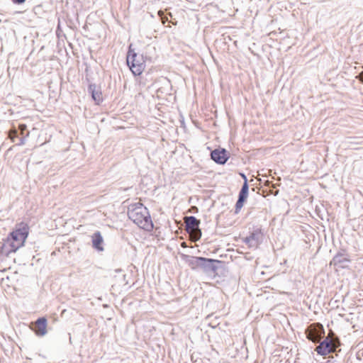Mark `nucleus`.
Segmentation results:
<instances>
[{"instance_id": "1", "label": "nucleus", "mask_w": 363, "mask_h": 363, "mask_svg": "<svg viewBox=\"0 0 363 363\" xmlns=\"http://www.w3.org/2000/svg\"><path fill=\"white\" fill-rule=\"evenodd\" d=\"M30 227L27 223L20 222L17 223L15 228L3 240L2 245L0 247V253L9 256L23 247L28 237Z\"/></svg>"}, {"instance_id": "2", "label": "nucleus", "mask_w": 363, "mask_h": 363, "mask_svg": "<svg viewBox=\"0 0 363 363\" xmlns=\"http://www.w3.org/2000/svg\"><path fill=\"white\" fill-rule=\"evenodd\" d=\"M128 216L139 228L152 231L154 225L148 209L141 202L132 203L128 209Z\"/></svg>"}, {"instance_id": "3", "label": "nucleus", "mask_w": 363, "mask_h": 363, "mask_svg": "<svg viewBox=\"0 0 363 363\" xmlns=\"http://www.w3.org/2000/svg\"><path fill=\"white\" fill-rule=\"evenodd\" d=\"M127 64L132 73L135 76L140 75L145 68V60L142 55L135 53L130 49L127 55Z\"/></svg>"}, {"instance_id": "4", "label": "nucleus", "mask_w": 363, "mask_h": 363, "mask_svg": "<svg viewBox=\"0 0 363 363\" xmlns=\"http://www.w3.org/2000/svg\"><path fill=\"white\" fill-rule=\"evenodd\" d=\"M339 346V339H330V337H326L325 340L320 342L319 345L316 347L315 351L318 354L325 356L335 352L336 348Z\"/></svg>"}, {"instance_id": "5", "label": "nucleus", "mask_w": 363, "mask_h": 363, "mask_svg": "<svg viewBox=\"0 0 363 363\" xmlns=\"http://www.w3.org/2000/svg\"><path fill=\"white\" fill-rule=\"evenodd\" d=\"M306 335L308 340L313 342H319L325 335V330L319 323L311 324L306 330Z\"/></svg>"}, {"instance_id": "6", "label": "nucleus", "mask_w": 363, "mask_h": 363, "mask_svg": "<svg viewBox=\"0 0 363 363\" xmlns=\"http://www.w3.org/2000/svg\"><path fill=\"white\" fill-rule=\"evenodd\" d=\"M48 321L45 318H40L30 323V329L38 336H43L47 333Z\"/></svg>"}, {"instance_id": "7", "label": "nucleus", "mask_w": 363, "mask_h": 363, "mask_svg": "<svg viewBox=\"0 0 363 363\" xmlns=\"http://www.w3.org/2000/svg\"><path fill=\"white\" fill-rule=\"evenodd\" d=\"M242 178L244 179L245 182L244 184L240 191L238 200L235 204V213H238L240 212V209L242 208L245 201L246 200L248 194V185L247 182V177L245 174H241Z\"/></svg>"}, {"instance_id": "8", "label": "nucleus", "mask_w": 363, "mask_h": 363, "mask_svg": "<svg viewBox=\"0 0 363 363\" xmlns=\"http://www.w3.org/2000/svg\"><path fill=\"white\" fill-rule=\"evenodd\" d=\"M211 159L218 164H223L228 160V152L225 149H216L211 153Z\"/></svg>"}, {"instance_id": "9", "label": "nucleus", "mask_w": 363, "mask_h": 363, "mask_svg": "<svg viewBox=\"0 0 363 363\" xmlns=\"http://www.w3.org/2000/svg\"><path fill=\"white\" fill-rule=\"evenodd\" d=\"M91 93V97L96 105H100L103 101V94L99 87H96L95 85H90L89 87Z\"/></svg>"}, {"instance_id": "10", "label": "nucleus", "mask_w": 363, "mask_h": 363, "mask_svg": "<svg viewBox=\"0 0 363 363\" xmlns=\"http://www.w3.org/2000/svg\"><path fill=\"white\" fill-rule=\"evenodd\" d=\"M91 241H92V245L96 250H97L99 251L104 250V247H103L104 240H103V238H102L100 232H96L93 234V235L91 236Z\"/></svg>"}, {"instance_id": "11", "label": "nucleus", "mask_w": 363, "mask_h": 363, "mask_svg": "<svg viewBox=\"0 0 363 363\" xmlns=\"http://www.w3.org/2000/svg\"><path fill=\"white\" fill-rule=\"evenodd\" d=\"M184 223L186 224L187 231L195 230L199 227L200 220L194 216L185 217Z\"/></svg>"}, {"instance_id": "12", "label": "nucleus", "mask_w": 363, "mask_h": 363, "mask_svg": "<svg viewBox=\"0 0 363 363\" xmlns=\"http://www.w3.org/2000/svg\"><path fill=\"white\" fill-rule=\"evenodd\" d=\"M191 240L196 242L201 237V231L199 228L188 231Z\"/></svg>"}, {"instance_id": "13", "label": "nucleus", "mask_w": 363, "mask_h": 363, "mask_svg": "<svg viewBox=\"0 0 363 363\" xmlns=\"http://www.w3.org/2000/svg\"><path fill=\"white\" fill-rule=\"evenodd\" d=\"M17 136V130L13 128L9 130V138L12 141L14 142L15 138Z\"/></svg>"}, {"instance_id": "14", "label": "nucleus", "mask_w": 363, "mask_h": 363, "mask_svg": "<svg viewBox=\"0 0 363 363\" xmlns=\"http://www.w3.org/2000/svg\"><path fill=\"white\" fill-rule=\"evenodd\" d=\"M341 257H342L341 255H337V256L334 258V261H335V262H342V260L340 259ZM343 261L349 262V261H350V259L344 258V259H343Z\"/></svg>"}, {"instance_id": "15", "label": "nucleus", "mask_w": 363, "mask_h": 363, "mask_svg": "<svg viewBox=\"0 0 363 363\" xmlns=\"http://www.w3.org/2000/svg\"><path fill=\"white\" fill-rule=\"evenodd\" d=\"M26 128H27V126H26V125H25V124H20V125H19L18 128H19V130H20V131H21V135H23V133H24V131L26 130Z\"/></svg>"}, {"instance_id": "16", "label": "nucleus", "mask_w": 363, "mask_h": 363, "mask_svg": "<svg viewBox=\"0 0 363 363\" xmlns=\"http://www.w3.org/2000/svg\"><path fill=\"white\" fill-rule=\"evenodd\" d=\"M327 337H330V339H338L337 337H335V334L332 330H330Z\"/></svg>"}, {"instance_id": "17", "label": "nucleus", "mask_w": 363, "mask_h": 363, "mask_svg": "<svg viewBox=\"0 0 363 363\" xmlns=\"http://www.w3.org/2000/svg\"><path fill=\"white\" fill-rule=\"evenodd\" d=\"M197 259L201 261H203V262H213V259H207V258H204V257H197Z\"/></svg>"}, {"instance_id": "18", "label": "nucleus", "mask_w": 363, "mask_h": 363, "mask_svg": "<svg viewBox=\"0 0 363 363\" xmlns=\"http://www.w3.org/2000/svg\"><path fill=\"white\" fill-rule=\"evenodd\" d=\"M357 78L361 82L363 83V72H362L357 77Z\"/></svg>"}, {"instance_id": "19", "label": "nucleus", "mask_w": 363, "mask_h": 363, "mask_svg": "<svg viewBox=\"0 0 363 363\" xmlns=\"http://www.w3.org/2000/svg\"><path fill=\"white\" fill-rule=\"evenodd\" d=\"M13 3L21 4L25 2L26 0H12Z\"/></svg>"}, {"instance_id": "20", "label": "nucleus", "mask_w": 363, "mask_h": 363, "mask_svg": "<svg viewBox=\"0 0 363 363\" xmlns=\"http://www.w3.org/2000/svg\"><path fill=\"white\" fill-rule=\"evenodd\" d=\"M25 144V140L24 139H21L20 140V143H19V145H23Z\"/></svg>"}, {"instance_id": "21", "label": "nucleus", "mask_w": 363, "mask_h": 363, "mask_svg": "<svg viewBox=\"0 0 363 363\" xmlns=\"http://www.w3.org/2000/svg\"><path fill=\"white\" fill-rule=\"evenodd\" d=\"M254 237H255V234L252 233V235L249 238H247V240H253Z\"/></svg>"}, {"instance_id": "22", "label": "nucleus", "mask_w": 363, "mask_h": 363, "mask_svg": "<svg viewBox=\"0 0 363 363\" xmlns=\"http://www.w3.org/2000/svg\"><path fill=\"white\" fill-rule=\"evenodd\" d=\"M181 246L184 248L187 247L186 243L185 242H182Z\"/></svg>"}, {"instance_id": "23", "label": "nucleus", "mask_w": 363, "mask_h": 363, "mask_svg": "<svg viewBox=\"0 0 363 363\" xmlns=\"http://www.w3.org/2000/svg\"><path fill=\"white\" fill-rule=\"evenodd\" d=\"M162 23H164L166 21H167V18H162Z\"/></svg>"}, {"instance_id": "24", "label": "nucleus", "mask_w": 363, "mask_h": 363, "mask_svg": "<svg viewBox=\"0 0 363 363\" xmlns=\"http://www.w3.org/2000/svg\"><path fill=\"white\" fill-rule=\"evenodd\" d=\"M158 14H159L160 16H162V15L163 14V12H162V11H159Z\"/></svg>"}]
</instances>
